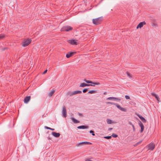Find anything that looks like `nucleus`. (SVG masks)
<instances>
[{"mask_svg":"<svg viewBox=\"0 0 161 161\" xmlns=\"http://www.w3.org/2000/svg\"><path fill=\"white\" fill-rule=\"evenodd\" d=\"M103 19L102 17H100L95 19H92L93 24L96 25H97L101 24Z\"/></svg>","mask_w":161,"mask_h":161,"instance_id":"nucleus-1","label":"nucleus"},{"mask_svg":"<svg viewBox=\"0 0 161 161\" xmlns=\"http://www.w3.org/2000/svg\"><path fill=\"white\" fill-rule=\"evenodd\" d=\"M73 29V28L69 26H66L63 27L61 29V31H68Z\"/></svg>","mask_w":161,"mask_h":161,"instance_id":"nucleus-2","label":"nucleus"},{"mask_svg":"<svg viewBox=\"0 0 161 161\" xmlns=\"http://www.w3.org/2000/svg\"><path fill=\"white\" fill-rule=\"evenodd\" d=\"M31 42V39L26 40L22 43V46L24 47H26L28 46Z\"/></svg>","mask_w":161,"mask_h":161,"instance_id":"nucleus-3","label":"nucleus"},{"mask_svg":"<svg viewBox=\"0 0 161 161\" xmlns=\"http://www.w3.org/2000/svg\"><path fill=\"white\" fill-rule=\"evenodd\" d=\"M62 114L63 117L64 118H66L67 117V111L66 107L64 106L63 108V109L62 110Z\"/></svg>","mask_w":161,"mask_h":161,"instance_id":"nucleus-4","label":"nucleus"},{"mask_svg":"<svg viewBox=\"0 0 161 161\" xmlns=\"http://www.w3.org/2000/svg\"><path fill=\"white\" fill-rule=\"evenodd\" d=\"M92 143L89 142H81L80 143H79L76 144V146L77 147L80 146L81 145H87V144H92Z\"/></svg>","mask_w":161,"mask_h":161,"instance_id":"nucleus-5","label":"nucleus"},{"mask_svg":"<svg viewBox=\"0 0 161 161\" xmlns=\"http://www.w3.org/2000/svg\"><path fill=\"white\" fill-rule=\"evenodd\" d=\"M84 81L86 82L88 84L91 83L92 84H94V85H99L100 84V83L98 82H93L91 80H87L86 79L84 80Z\"/></svg>","mask_w":161,"mask_h":161,"instance_id":"nucleus-6","label":"nucleus"},{"mask_svg":"<svg viewBox=\"0 0 161 161\" xmlns=\"http://www.w3.org/2000/svg\"><path fill=\"white\" fill-rule=\"evenodd\" d=\"M147 146L149 150H153L155 148V145L153 143H150Z\"/></svg>","mask_w":161,"mask_h":161,"instance_id":"nucleus-7","label":"nucleus"},{"mask_svg":"<svg viewBox=\"0 0 161 161\" xmlns=\"http://www.w3.org/2000/svg\"><path fill=\"white\" fill-rule=\"evenodd\" d=\"M139 125L141 129L140 130V132L142 133L143 132L144 130V126L142 123L140 121H139Z\"/></svg>","mask_w":161,"mask_h":161,"instance_id":"nucleus-8","label":"nucleus"},{"mask_svg":"<svg viewBox=\"0 0 161 161\" xmlns=\"http://www.w3.org/2000/svg\"><path fill=\"white\" fill-rule=\"evenodd\" d=\"M95 86V85H92V84H89L85 83H81L80 85V87H84L85 86Z\"/></svg>","mask_w":161,"mask_h":161,"instance_id":"nucleus-9","label":"nucleus"},{"mask_svg":"<svg viewBox=\"0 0 161 161\" xmlns=\"http://www.w3.org/2000/svg\"><path fill=\"white\" fill-rule=\"evenodd\" d=\"M146 24V23L144 21L140 23L137 26L136 29H138V28H141L143 27L144 25H145Z\"/></svg>","mask_w":161,"mask_h":161,"instance_id":"nucleus-10","label":"nucleus"},{"mask_svg":"<svg viewBox=\"0 0 161 161\" xmlns=\"http://www.w3.org/2000/svg\"><path fill=\"white\" fill-rule=\"evenodd\" d=\"M68 42L71 45H77V43L76 42V40L72 39L71 40H69L68 41Z\"/></svg>","mask_w":161,"mask_h":161,"instance_id":"nucleus-11","label":"nucleus"},{"mask_svg":"<svg viewBox=\"0 0 161 161\" xmlns=\"http://www.w3.org/2000/svg\"><path fill=\"white\" fill-rule=\"evenodd\" d=\"M107 100H113L114 101H120L121 99L119 98H116L113 97H110L107 99Z\"/></svg>","mask_w":161,"mask_h":161,"instance_id":"nucleus-12","label":"nucleus"},{"mask_svg":"<svg viewBox=\"0 0 161 161\" xmlns=\"http://www.w3.org/2000/svg\"><path fill=\"white\" fill-rule=\"evenodd\" d=\"M31 97L30 96H26L24 99V101L25 103H27L30 100Z\"/></svg>","mask_w":161,"mask_h":161,"instance_id":"nucleus-13","label":"nucleus"},{"mask_svg":"<svg viewBox=\"0 0 161 161\" xmlns=\"http://www.w3.org/2000/svg\"><path fill=\"white\" fill-rule=\"evenodd\" d=\"M117 107L122 111L126 112L127 111V109L126 108L121 107L119 104L117 105Z\"/></svg>","mask_w":161,"mask_h":161,"instance_id":"nucleus-14","label":"nucleus"},{"mask_svg":"<svg viewBox=\"0 0 161 161\" xmlns=\"http://www.w3.org/2000/svg\"><path fill=\"white\" fill-rule=\"evenodd\" d=\"M76 53V52H69L66 54V57L67 58H70L71 56L75 54Z\"/></svg>","mask_w":161,"mask_h":161,"instance_id":"nucleus-15","label":"nucleus"},{"mask_svg":"<svg viewBox=\"0 0 161 161\" xmlns=\"http://www.w3.org/2000/svg\"><path fill=\"white\" fill-rule=\"evenodd\" d=\"M89 127V126L87 125H82L78 126L77 127V128L79 129H87Z\"/></svg>","mask_w":161,"mask_h":161,"instance_id":"nucleus-16","label":"nucleus"},{"mask_svg":"<svg viewBox=\"0 0 161 161\" xmlns=\"http://www.w3.org/2000/svg\"><path fill=\"white\" fill-rule=\"evenodd\" d=\"M137 116L140 118L143 123H145L146 122V120L142 116H141L139 114H137Z\"/></svg>","mask_w":161,"mask_h":161,"instance_id":"nucleus-17","label":"nucleus"},{"mask_svg":"<svg viewBox=\"0 0 161 161\" xmlns=\"http://www.w3.org/2000/svg\"><path fill=\"white\" fill-rule=\"evenodd\" d=\"M52 134L53 136L56 137H58L60 135V134L59 133H56L55 132H52Z\"/></svg>","mask_w":161,"mask_h":161,"instance_id":"nucleus-18","label":"nucleus"},{"mask_svg":"<svg viewBox=\"0 0 161 161\" xmlns=\"http://www.w3.org/2000/svg\"><path fill=\"white\" fill-rule=\"evenodd\" d=\"M152 95L154 97H155V98L156 99L159 101V98L158 97V95L156 94H155V93H152Z\"/></svg>","mask_w":161,"mask_h":161,"instance_id":"nucleus-19","label":"nucleus"},{"mask_svg":"<svg viewBox=\"0 0 161 161\" xmlns=\"http://www.w3.org/2000/svg\"><path fill=\"white\" fill-rule=\"evenodd\" d=\"M107 122L108 124H111L112 123H114V122L112 121L110 119H108L107 120Z\"/></svg>","mask_w":161,"mask_h":161,"instance_id":"nucleus-20","label":"nucleus"},{"mask_svg":"<svg viewBox=\"0 0 161 161\" xmlns=\"http://www.w3.org/2000/svg\"><path fill=\"white\" fill-rule=\"evenodd\" d=\"M55 92V91L54 90H52L49 93L48 96L50 97H51L53 96V94Z\"/></svg>","mask_w":161,"mask_h":161,"instance_id":"nucleus-21","label":"nucleus"},{"mask_svg":"<svg viewBox=\"0 0 161 161\" xmlns=\"http://www.w3.org/2000/svg\"><path fill=\"white\" fill-rule=\"evenodd\" d=\"M71 119L72 121L75 123H77L80 122V121L74 118H72Z\"/></svg>","mask_w":161,"mask_h":161,"instance_id":"nucleus-22","label":"nucleus"},{"mask_svg":"<svg viewBox=\"0 0 161 161\" xmlns=\"http://www.w3.org/2000/svg\"><path fill=\"white\" fill-rule=\"evenodd\" d=\"M74 95L77 94H80L82 93V92L80 91H74Z\"/></svg>","mask_w":161,"mask_h":161,"instance_id":"nucleus-23","label":"nucleus"},{"mask_svg":"<svg viewBox=\"0 0 161 161\" xmlns=\"http://www.w3.org/2000/svg\"><path fill=\"white\" fill-rule=\"evenodd\" d=\"M67 94L69 96H72L74 95V92H69L67 93Z\"/></svg>","mask_w":161,"mask_h":161,"instance_id":"nucleus-24","label":"nucleus"},{"mask_svg":"<svg viewBox=\"0 0 161 161\" xmlns=\"http://www.w3.org/2000/svg\"><path fill=\"white\" fill-rule=\"evenodd\" d=\"M96 92H97L96 91L92 90L89 91L88 92V93L93 94V93H96Z\"/></svg>","mask_w":161,"mask_h":161,"instance_id":"nucleus-25","label":"nucleus"},{"mask_svg":"<svg viewBox=\"0 0 161 161\" xmlns=\"http://www.w3.org/2000/svg\"><path fill=\"white\" fill-rule=\"evenodd\" d=\"M107 104H111L112 105H115L117 107V105H118V104L116 103H115L113 102H107Z\"/></svg>","mask_w":161,"mask_h":161,"instance_id":"nucleus-26","label":"nucleus"},{"mask_svg":"<svg viewBox=\"0 0 161 161\" xmlns=\"http://www.w3.org/2000/svg\"><path fill=\"white\" fill-rule=\"evenodd\" d=\"M44 128H45V129H49V130H54V129L52 128H51L50 127H48L47 126H45L44 127Z\"/></svg>","mask_w":161,"mask_h":161,"instance_id":"nucleus-27","label":"nucleus"},{"mask_svg":"<svg viewBox=\"0 0 161 161\" xmlns=\"http://www.w3.org/2000/svg\"><path fill=\"white\" fill-rule=\"evenodd\" d=\"M104 138L107 139H110L112 138V136H104L103 137Z\"/></svg>","mask_w":161,"mask_h":161,"instance_id":"nucleus-28","label":"nucleus"},{"mask_svg":"<svg viewBox=\"0 0 161 161\" xmlns=\"http://www.w3.org/2000/svg\"><path fill=\"white\" fill-rule=\"evenodd\" d=\"M126 73L127 76L129 77V78H132L131 75L130 74L129 72H126Z\"/></svg>","mask_w":161,"mask_h":161,"instance_id":"nucleus-29","label":"nucleus"},{"mask_svg":"<svg viewBox=\"0 0 161 161\" xmlns=\"http://www.w3.org/2000/svg\"><path fill=\"white\" fill-rule=\"evenodd\" d=\"M90 133L92 134V135L93 136H95L94 132L92 130H90L89 131Z\"/></svg>","mask_w":161,"mask_h":161,"instance_id":"nucleus-30","label":"nucleus"},{"mask_svg":"<svg viewBox=\"0 0 161 161\" xmlns=\"http://www.w3.org/2000/svg\"><path fill=\"white\" fill-rule=\"evenodd\" d=\"M5 37V35L3 34L0 35V39H3Z\"/></svg>","mask_w":161,"mask_h":161,"instance_id":"nucleus-31","label":"nucleus"},{"mask_svg":"<svg viewBox=\"0 0 161 161\" xmlns=\"http://www.w3.org/2000/svg\"><path fill=\"white\" fill-rule=\"evenodd\" d=\"M111 136H112L114 137V138H116V137H117L118 136L117 134H115L114 133H113Z\"/></svg>","mask_w":161,"mask_h":161,"instance_id":"nucleus-32","label":"nucleus"},{"mask_svg":"<svg viewBox=\"0 0 161 161\" xmlns=\"http://www.w3.org/2000/svg\"><path fill=\"white\" fill-rule=\"evenodd\" d=\"M88 88H85L83 90V93H85L87 91Z\"/></svg>","mask_w":161,"mask_h":161,"instance_id":"nucleus-33","label":"nucleus"},{"mask_svg":"<svg viewBox=\"0 0 161 161\" xmlns=\"http://www.w3.org/2000/svg\"><path fill=\"white\" fill-rule=\"evenodd\" d=\"M152 26H157V25L156 23H153L152 24Z\"/></svg>","mask_w":161,"mask_h":161,"instance_id":"nucleus-34","label":"nucleus"},{"mask_svg":"<svg viewBox=\"0 0 161 161\" xmlns=\"http://www.w3.org/2000/svg\"><path fill=\"white\" fill-rule=\"evenodd\" d=\"M125 98L127 99H130V97L128 95H126L125 96Z\"/></svg>","mask_w":161,"mask_h":161,"instance_id":"nucleus-35","label":"nucleus"},{"mask_svg":"<svg viewBox=\"0 0 161 161\" xmlns=\"http://www.w3.org/2000/svg\"><path fill=\"white\" fill-rule=\"evenodd\" d=\"M131 125H132V128H133V130L134 131H135V127L134 126V125L132 124H131Z\"/></svg>","mask_w":161,"mask_h":161,"instance_id":"nucleus-36","label":"nucleus"},{"mask_svg":"<svg viewBox=\"0 0 161 161\" xmlns=\"http://www.w3.org/2000/svg\"><path fill=\"white\" fill-rule=\"evenodd\" d=\"M78 114L79 116H81V117H82L83 116V114H82L81 113H78Z\"/></svg>","mask_w":161,"mask_h":161,"instance_id":"nucleus-37","label":"nucleus"},{"mask_svg":"<svg viewBox=\"0 0 161 161\" xmlns=\"http://www.w3.org/2000/svg\"><path fill=\"white\" fill-rule=\"evenodd\" d=\"M142 142V141H140V142H138L136 144V145H138L139 144H140V143Z\"/></svg>","mask_w":161,"mask_h":161,"instance_id":"nucleus-38","label":"nucleus"},{"mask_svg":"<svg viewBox=\"0 0 161 161\" xmlns=\"http://www.w3.org/2000/svg\"><path fill=\"white\" fill-rule=\"evenodd\" d=\"M47 71H44V72L42 73V74L44 75L47 73Z\"/></svg>","mask_w":161,"mask_h":161,"instance_id":"nucleus-39","label":"nucleus"},{"mask_svg":"<svg viewBox=\"0 0 161 161\" xmlns=\"http://www.w3.org/2000/svg\"><path fill=\"white\" fill-rule=\"evenodd\" d=\"M113 129V128H109L108 129V130L109 131H110L111 130H112Z\"/></svg>","mask_w":161,"mask_h":161,"instance_id":"nucleus-40","label":"nucleus"},{"mask_svg":"<svg viewBox=\"0 0 161 161\" xmlns=\"http://www.w3.org/2000/svg\"><path fill=\"white\" fill-rule=\"evenodd\" d=\"M85 161H92V160H89V159H86Z\"/></svg>","mask_w":161,"mask_h":161,"instance_id":"nucleus-41","label":"nucleus"},{"mask_svg":"<svg viewBox=\"0 0 161 161\" xmlns=\"http://www.w3.org/2000/svg\"><path fill=\"white\" fill-rule=\"evenodd\" d=\"M48 139H51L50 138L48 137Z\"/></svg>","mask_w":161,"mask_h":161,"instance_id":"nucleus-42","label":"nucleus"},{"mask_svg":"<svg viewBox=\"0 0 161 161\" xmlns=\"http://www.w3.org/2000/svg\"><path fill=\"white\" fill-rule=\"evenodd\" d=\"M92 85H95H95H94V84H92Z\"/></svg>","mask_w":161,"mask_h":161,"instance_id":"nucleus-43","label":"nucleus"},{"mask_svg":"<svg viewBox=\"0 0 161 161\" xmlns=\"http://www.w3.org/2000/svg\"><path fill=\"white\" fill-rule=\"evenodd\" d=\"M45 70H46V71H47V69H46Z\"/></svg>","mask_w":161,"mask_h":161,"instance_id":"nucleus-44","label":"nucleus"}]
</instances>
